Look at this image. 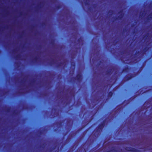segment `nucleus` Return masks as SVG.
<instances>
[{"mask_svg":"<svg viewBox=\"0 0 152 152\" xmlns=\"http://www.w3.org/2000/svg\"><path fill=\"white\" fill-rule=\"evenodd\" d=\"M109 94L111 96L112 94V93H109Z\"/></svg>","mask_w":152,"mask_h":152,"instance_id":"obj_1","label":"nucleus"}]
</instances>
